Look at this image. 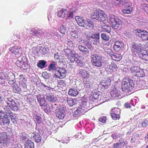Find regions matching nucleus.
Returning <instances> with one entry per match:
<instances>
[{"label": "nucleus", "mask_w": 148, "mask_h": 148, "mask_svg": "<svg viewBox=\"0 0 148 148\" xmlns=\"http://www.w3.org/2000/svg\"><path fill=\"white\" fill-rule=\"evenodd\" d=\"M21 140L25 141L27 140H29L28 138V136L24 133H23L20 135Z\"/></svg>", "instance_id": "nucleus-43"}, {"label": "nucleus", "mask_w": 148, "mask_h": 148, "mask_svg": "<svg viewBox=\"0 0 148 148\" xmlns=\"http://www.w3.org/2000/svg\"><path fill=\"white\" fill-rule=\"evenodd\" d=\"M76 62L80 66H82L85 64L84 60L82 57L79 56L77 58H76Z\"/></svg>", "instance_id": "nucleus-30"}, {"label": "nucleus", "mask_w": 148, "mask_h": 148, "mask_svg": "<svg viewBox=\"0 0 148 148\" xmlns=\"http://www.w3.org/2000/svg\"><path fill=\"white\" fill-rule=\"evenodd\" d=\"M140 69V67L137 66H134L132 67L130 69L131 72L134 74H135L136 75Z\"/></svg>", "instance_id": "nucleus-36"}, {"label": "nucleus", "mask_w": 148, "mask_h": 148, "mask_svg": "<svg viewBox=\"0 0 148 148\" xmlns=\"http://www.w3.org/2000/svg\"><path fill=\"white\" fill-rule=\"evenodd\" d=\"M134 84L132 80L129 77L124 78L122 82L121 88L125 92H131L133 89Z\"/></svg>", "instance_id": "nucleus-1"}, {"label": "nucleus", "mask_w": 148, "mask_h": 148, "mask_svg": "<svg viewBox=\"0 0 148 148\" xmlns=\"http://www.w3.org/2000/svg\"><path fill=\"white\" fill-rule=\"evenodd\" d=\"M112 111L114 112L113 113H116L119 115L120 114V110L118 108H114L112 109Z\"/></svg>", "instance_id": "nucleus-61"}, {"label": "nucleus", "mask_w": 148, "mask_h": 148, "mask_svg": "<svg viewBox=\"0 0 148 148\" xmlns=\"http://www.w3.org/2000/svg\"><path fill=\"white\" fill-rule=\"evenodd\" d=\"M64 111L63 109L57 108L55 114L56 117L59 119H62L65 116Z\"/></svg>", "instance_id": "nucleus-12"}, {"label": "nucleus", "mask_w": 148, "mask_h": 148, "mask_svg": "<svg viewBox=\"0 0 148 148\" xmlns=\"http://www.w3.org/2000/svg\"><path fill=\"white\" fill-rule=\"evenodd\" d=\"M132 3L130 2L126 1L125 0V1H123V3L122 6L125 8H132L131 7Z\"/></svg>", "instance_id": "nucleus-39"}, {"label": "nucleus", "mask_w": 148, "mask_h": 148, "mask_svg": "<svg viewBox=\"0 0 148 148\" xmlns=\"http://www.w3.org/2000/svg\"><path fill=\"white\" fill-rule=\"evenodd\" d=\"M101 28L104 31L108 33H110L111 31V28L108 25L104 24L101 26Z\"/></svg>", "instance_id": "nucleus-40"}, {"label": "nucleus", "mask_w": 148, "mask_h": 148, "mask_svg": "<svg viewBox=\"0 0 148 148\" xmlns=\"http://www.w3.org/2000/svg\"><path fill=\"white\" fill-rule=\"evenodd\" d=\"M102 12H103L102 11L96 10L91 14V18L92 19H93V21H95L96 22L97 19H98V18H99V16L100 17V13Z\"/></svg>", "instance_id": "nucleus-14"}, {"label": "nucleus", "mask_w": 148, "mask_h": 148, "mask_svg": "<svg viewBox=\"0 0 148 148\" xmlns=\"http://www.w3.org/2000/svg\"><path fill=\"white\" fill-rule=\"evenodd\" d=\"M10 51L16 57L18 58L21 56L22 52V48L16 46H14L10 48Z\"/></svg>", "instance_id": "nucleus-8"}, {"label": "nucleus", "mask_w": 148, "mask_h": 148, "mask_svg": "<svg viewBox=\"0 0 148 148\" xmlns=\"http://www.w3.org/2000/svg\"><path fill=\"white\" fill-rule=\"evenodd\" d=\"M36 98L38 102L40 103V106H43L45 105V99L43 96L40 95H36Z\"/></svg>", "instance_id": "nucleus-22"}, {"label": "nucleus", "mask_w": 148, "mask_h": 148, "mask_svg": "<svg viewBox=\"0 0 148 148\" xmlns=\"http://www.w3.org/2000/svg\"><path fill=\"white\" fill-rule=\"evenodd\" d=\"M86 108L82 106H80L74 112L73 116L75 117H76L82 114H84L86 111Z\"/></svg>", "instance_id": "nucleus-9"}, {"label": "nucleus", "mask_w": 148, "mask_h": 148, "mask_svg": "<svg viewBox=\"0 0 148 148\" xmlns=\"http://www.w3.org/2000/svg\"><path fill=\"white\" fill-rule=\"evenodd\" d=\"M134 32L137 36H138L142 40H148V33L146 31L137 29L135 30Z\"/></svg>", "instance_id": "nucleus-5"}, {"label": "nucleus", "mask_w": 148, "mask_h": 148, "mask_svg": "<svg viewBox=\"0 0 148 148\" xmlns=\"http://www.w3.org/2000/svg\"><path fill=\"white\" fill-rule=\"evenodd\" d=\"M142 126L143 127L145 128L148 125V119H146L142 123Z\"/></svg>", "instance_id": "nucleus-62"}, {"label": "nucleus", "mask_w": 148, "mask_h": 148, "mask_svg": "<svg viewBox=\"0 0 148 148\" xmlns=\"http://www.w3.org/2000/svg\"><path fill=\"white\" fill-rule=\"evenodd\" d=\"M23 62L22 60H18L15 63V64L18 67L20 68L21 65H22Z\"/></svg>", "instance_id": "nucleus-58"}, {"label": "nucleus", "mask_w": 148, "mask_h": 148, "mask_svg": "<svg viewBox=\"0 0 148 148\" xmlns=\"http://www.w3.org/2000/svg\"><path fill=\"white\" fill-rule=\"evenodd\" d=\"M16 80H12L8 81V83L13 88L15 84H16L15 83Z\"/></svg>", "instance_id": "nucleus-64"}, {"label": "nucleus", "mask_w": 148, "mask_h": 148, "mask_svg": "<svg viewBox=\"0 0 148 148\" xmlns=\"http://www.w3.org/2000/svg\"><path fill=\"white\" fill-rule=\"evenodd\" d=\"M76 58H77V57L76 58V56H71L70 57H69V58L68 59L71 62H73L75 61L76 62L77 60V59Z\"/></svg>", "instance_id": "nucleus-60"}, {"label": "nucleus", "mask_w": 148, "mask_h": 148, "mask_svg": "<svg viewBox=\"0 0 148 148\" xmlns=\"http://www.w3.org/2000/svg\"><path fill=\"white\" fill-rule=\"evenodd\" d=\"M86 37L89 40V39L93 38V37L95 36V34H94L92 32L90 31H88L86 32L85 33Z\"/></svg>", "instance_id": "nucleus-41"}, {"label": "nucleus", "mask_w": 148, "mask_h": 148, "mask_svg": "<svg viewBox=\"0 0 148 148\" xmlns=\"http://www.w3.org/2000/svg\"><path fill=\"white\" fill-rule=\"evenodd\" d=\"M125 8L123 9V12L125 14H128L131 13L132 10V8Z\"/></svg>", "instance_id": "nucleus-55"}, {"label": "nucleus", "mask_w": 148, "mask_h": 148, "mask_svg": "<svg viewBox=\"0 0 148 148\" xmlns=\"http://www.w3.org/2000/svg\"><path fill=\"white\" fill-rule=\"evenodd\" d=\"M10 123V119L8 116L7 118L0 120V125L1 126L7 127L9 125Z\"/></svg>", "instance_id": "nucleus-19"}, {"label": "nucleus", "mask_w": 148, "mask_h": 148, "mask_svg": "<svg viewBox=\"0 0 148 148\" xmlns=\"http://www.w3.org/2000/svg\"><path fill=\"white\" fill-rule=\"evenodd\" d=\"M64 51L65 55L67 57V59L71 56H76L77 55V54L73 50H71L69 49H66L64 50Z\"/></svg>", "instance_id": "nucleus-18"}, {"label": "nucleus", "mask_w": 148, "mask_h": 148, "mask_svg": "<svg viewBox=\"0 0 148 148\" xmlns=\"http://www.w3.org/2000/svg\"><path fill=\"white\" fill-rule=\"evenodd\" d=\"M22 65L20 67V69L21 70H25L27 69L28 67V65L25 62L23 61V62Z\"/></svg>", "instance_id": "nucleus-52"}, {"label": "nucleus", "mask_w": 148, "mask_h": 148, "mask_svg": "<svg viewBox=\"0 0 148 148\" xmlns=\"http://www.w3.org/2000/svg\"><path fill=\"white\" fill-rule=\"evenodd\" d=\"M36 121L38 124L40 123L42 121V119L40 116L36 115Z\"/></svg>", "instance_id": "nucleus-63"}, {"label": "nucleus", "mask_w": 148, "mask_h": 148, "mask_svg": "<svg viewBox=\"0 0 148 148\" xmlns=\"http://www.w3.org/2000/svg\"><path fill=\"white\" fill-rule=\"evenodd\" d=\"M46 62L44 60H40L37 64L38 67L41 68H43L45 66Z\"/></svg>", "instance_id": "nucleus-44"}, {"label": "nucleus", "mask_w": 148, "mask_h": 148, "mask_svg": "<svg viewBox=\"0 0 148 148\" xmlns=\"http://www.w3.org/2000/svg\"><path fill=\"white\" fill-rule=\"evenodd\" d=\"M5 78V75L3 73H1L0 74V84H4Z\"/></svg>", "instance_id": "nucleus-47"}, {"label": "nucleus", "mask_w": 148, "mask_h": 148, "mask_svg": "<svg viewBox=\"0 0 148 148\" xmlns=\"http://www.w3.org/2000/svg\"><path fill=\"white\" fill-rule=\"evenodd\" d=\"M93 19L91 18V20L87 19L86 25V28L87 29L90 30H92L94 27V24L93 23Z\"/></svg>", "instance_id": "nucleus-15"}, {"label": "nucleus", "mask_w": 148, "mask_h": 148, "mask_svg": "<svg viewBox=\"0 0 148 148\" xmlns=\"http://www.w3.org/2000/svg\"><path fill=\"white\" fill-rule=\"evenodd\" d=\"M9 106L12 110L14 111H16L18 109V108L17 106L15 100H14V101L11 103Z\"/></svg>", "instance_id": "nucleus-38"}, {"label": "nucleus", "mask_w": 148, "mask_h": 148, "mask_svg": "<svg viewBox=\"0 0 148 148\" xmlns=\"http://www.w3.org/2000/svg\"><path fill=\"white\" fill-rule=\"evenodd\" d=\"M5 108H4V109L6 110L5 112L6 114H9L10 118L13 117V116H15L14 114L9 109L8 107L6 106H5Z\"/></svg>", "instance_id": "nucleus-42"}, {"label": "nucleus", "mask_w": 148, "mask_h": 148, "mask_svg": "<svg viewBox=\"0 0 148 148\" xmlns=\"http://www.w3.org/2000/svg\"><path fill=\"white\" fill-rule=\"evenodd\" d=\"M141 42L142 41H140L136 40L132 43L131 44L132 51L136 52L138 55L140 53L142 50H144L141 49Z\"/></svg>", "instance_id": "nucleus-4"}, {"label": "nucleus", "mask_w": 148, "mask_h": 148, "mask_svg": "<svg viewBox=\"0 0 148 148\" xmlns=\"http://www.w3.org/2000/svg\"><path fill=\"white\" fill-rule=\"evenodd\" d=\"M100 15L99 18H98L96 22H99L100 21L101 22H105L107 21L108 18L106 15L105 14L103 11V12L100 13Z\"/></svg>", "instance_id": "nucleus-25"}, {"label": "nucleus", "mask_w": 148, "mask_h": 148, "mask_svg": "<svg viewBox=\"0 0 148 148\" xmlns=\"http://www.w3.org/2000/svg\"><path fill=\"white\" fill-rule=\"evenodd\" d=\"M125 1V0H115L114 4L116 6H118L121 4H122V5L123 1Z\"/></svg>", "instance_id": "nucleus-53"}, {"label": "nucleus", "mask_w": 148, "mask_h": 148, "mask_svg": "<svg viewBox=\"0 0 148 148\" xmlns=\"http://www.w3.org/2000/svg\"><path fill=\"white\" fill-rule=\"evenodd\" d=\"M80 42L81 44H83L84 45H86L89 49L91 50L92 49V47L91 44L86 39L81 38L80 39Z\"/></svg>", "instance_id": "nucleus-24"}, {"label": "nucleus", "mask_w": 148, "mask_h": 148, "mask_svg": "<svg viewBox=\"0 0 148 148\" xmlns=\"http://www.w3.org/2000/svg\"><path fill=\"white\" fill-rule=\"evenodd\" d=\"M78 48L80 51L84 54H87L89 53V51L85 47L79 45L78 46Z\"/></svg>", "instance_id": "nucleus-29"}, {"label": "nucleus", "mask_w": 148, "mask_h": 148, "mask_svg": "<svg viewBox=\"0 0 148 148\" xmlns=\"http://www.w3.org/2000/svg\"><path fill=\"white\" fill-rule=\"evenodd\" d=\"M76 20L78 25L82 27H84L86 25V20L84 19L83 18L79 16L76 17Z\"/></svg>", "instance_id": "nucleus-17"}, {"label": "nucleus", "mask_w": 148, "mask_h": 148, "mask_svg": "<svg viewBox=\"0 0 148 148\" xmlns=\"http://www.w3.org/2000/svg\"><path fill=\"white\" fill-rule=\"evenodd\" d=\"M71 11L69 13L68 18H67L69 20L71 19L73 17V16L75 15V14L77 11V10L75 8H71Z\"/></svg>", "instance_id": "nucleus-32"}, {"label": "nucleus", "mask_w": 148, "mask_h": 148, "mask_svg": "<svg viewBox=\"0 0 148 148\" xmlns=\"http://www.w3.org/2000/svg\"><path fill=\"white\" fill-rule=\"evenodd\" d=\"M66 70L63 68H59V69H56L53 76L56 78L61 79L63 78L66 75Z\"/></svg>", "instance_id": "nucleus-7"}, {"label": "nucleus", "mask_w": 148, "mask_h": 148, "mask_svg": "<svg viewBox=\"0 0 148 148\" xmlns=\"http://www.w3.org/2000/svg\"><path fill=\"white\" fill-rule=\"evenodd\" d=\"M104 67L106 70H110L113 71V70L116 69L117 68L116 65L114 63H106L104 65Z\"/></svg>", "instance_id": "nucleus-20"}, {"label": "nucleus", "mask_w": 148, "mask_h": 148, "mask_svg": "<svg viewBox=\"0 0 148 148\" xmlns=\"http://www.w3.org/2000/svg\"><path fill=\"white\" fill-rule=\"evenodd\" d=\"M137 76L140 77H144L145 76V74L143 70L140 69L138 72L137 74H136V75Z\"/></svg>", "instance_id": "nucleus-54"}, {"label": "nucleus", "mask_w": 148, "mask_h": 148, "mask_svg": "<svg viewBox=\"0 0 148 148\" xmlns=\"http://www.w3.org/2000/svg\"><path fill=\"white\" fill-rule=\"evenodd\" d=\"M101 38L104 40L108 41L110 38L109 36L106 33H102L101 35Z\"/></svg>", "instance_id": "nucleus-45"}, {"label": "nucleus", "mask_w": 148, "mask_h": 148, "mask_svg": "<svg viewBox=\"0 0 148 148\" xmlns=\"http://www.w3.org/2000/svg\"><path fill=\"white\" fill-rule=\"evenodd\" d=\"M31 139L36 143H39L41 140V137L40 134L36 132L32 133L31 135Z\"/></svg>", "instance_id": "nucleus-11"}, {"label": "nucleus", "mask_w": 148, "mask_h": 148, "mask_svg": "<svg viewBox=\"0 0 148 148\" xmlns=\"http://www.w3.org/2000/svg\"><path fill=\"white\" fill-rule=\"evenodd\" d=\"M46 99L49 101L52 102H54L57 100L56 97L52 94L47 95L46 96Z\"/></svg>", "instance_id": "nucleus-33"}, {"label": "nucleus", "mask_w": 148, "mask_h": 148, "mask_svg": "<svg viewBox=\"0 0 148 148\" xmlns=\"http://www.w3.org/2000/svg\"><path fill=\"white\" fill-rule=\"evenodd\" d=\"M90 57L91 62L94 66L98 67L102 66L103 60L102 56L99 54H92Z\"/></svg>", "instance_id": "nucleus-3"}, {"label": "nucleus", "mask_w": 148, "mask_h": 148, "mask_svg": "<svg viewBox=\"0 0 148 148\" xmlns=\"http://www.w3.org/2000/svg\"><path fill=\"white\" fill-rule=\"evenodd\" d=\"M111 114L112 118L114 120H118L120 118L119 115L116 114V113H114L112 112Z\"/></svg>", "instance_id": "nucleus-50"}, {"label": "nucleus", "mask_w": 148, "mask_h": 148, "mask_svg": "<svg viewBox=\"0 0 148 148\" xmlns=\"http://www.w3.org/2000/svg\"><path fill=\"white\" fill-rule=\"evenodd\" d=\"M0 143L4 147H7L9 145L10 140L8 138L6 133H0Z\"/></svg>", "instance_id": "nucleus-6"}, {"label": "nucleus", "mask_w": 148, "mask_h": 148, "mask_svg": "<svg viewBox=\"0 0 148 148\" xmlns=\"http://www.w3.org/2000/svg\"><path fill=\"white\" fill-rule=\"evenodd\" d=\"M8 116L7 115V114L2 110H0V120L3 119L5 118H6Z\"/></svg>", "instance_id": "nucleus-48"}, {"label": "nucleus", "mask_w": 148, "mask_h": 148, "mask_svg": "<svg viewBox=\"0 0 148 148\" xmlns=\"http://www.w3.org/2000/svg\"><path fill=\"white\" fill-rule=\"evenodd\" d=\"M139 57L143 60L147 61H148V55L147 52L145 50H142V51L138 55Z\"/></svg>", "instance_id": "nucleus-26"}, {"label": "nucleus", "mask_w": 148, "mask_h": 148, "mask_svg": "<svg viewBox=\"0 0 148 148\" xmlns=\"http://www.w3.org/2000/svg\"><path fill=\"white\" fill-rule=\"evenodd\" d=\"M123 43L121 42L116 41L115 42L114 45L113 49L116 52H118L121 49L123 46Z\"/></svg>", "instance_id": "nucleus-23"}, {"label": "nucleus", "mask_w": 148, "mask_h": 148, "mask_svg": "<svg viewBox=\"0 0 148 148\" xmlns=\"http://www.w3.org/2000/svg\"><path fill=\"white\" fill-rule=\"evenodd\" d=\"M109 20L111 22V25L114 29L118 30H121L122 27V23L117 16L114 15H110Z\"/></svg>", "instance_id": "nucleus-2"}, {"label": "nucleus", "mask_w": 148, "mask_h": 148, "mask_svg": "<svg viewBox=\"0 0 148 148\" xmlns=\"http://www.w3.org/2000/svg\"><path fill=\"white\" fill-rule=\"evenodd\" d=\"M68 93L69 95L75 97L78 94L79 91L76 88H71L69 90Z\"/></svg>", "instance_id": "nucleus-27"}, {"label": "nucleus", "mask_w": 148, "mask_h": 148, "mask_svg": "<svg viewBox=\"0 0 148 148\" xmlns=\"http://www.w3.org/2000/svg\"><path fill=\"white\" fill-rule=\"evenodd\" d=\"M92 94H93V95H91V97L92 98H91V99L92 101H94L99 98V95L98 93L96 92H94V93H92Z\"/></svg>", "instance_id": "nucleus-49"}, {"label": "nucleus", "mask_w": 148, "mask_h": 148, "mask_svg": "<svg viewBox=\"0 0 148 148\" xmlns=\"http://www.w3.org/2000/svg\"><path fill=\"white\" fill-rule=\"evenodd\" d=\"M110 95L113 99H119V93L118 90L116 88L114 89L110 92Z\"/></svg>", "instance_id": "nucleus-21"}, {"label": "nucleus", "mask_w": 148, "mask_h": 148, "mask_svg": "<svg viewBox=\"0 0 148 148\" xmlns=\"http://www.w3.org/2000/svg\"><path fill=\"white\" fill-rule=\"evenodd\" d=\"M34 142L30 140H27L25 144V148H34Z\"/></svg>", "instance_id": "nucleus-34"}, {"label": "nucleus", "mask_w": 148, "mask_h": 148, "mask_svg": "<svg viewBox=\"0 0 148 148\" xmlns=\"http://www.w3.org/2000/svg\"><path fill=\"white\" fill-rule=\"evenodd\" d=\"M99 32L95 34V36L89 39V40L92 44L94 45H97L99 43Z\"/></svg>", "instance_id": "nucleus-13"}, {"label": "nucleus", "mask_w": 148, "mask_h": 148, "mask_svg": "<svg viewBox=\"0 0 148 148\" xmlns=\"http://www.w3.org/2000/svg\"><path fill=\"white\" fill-rule=\"evenodd\" d=\"M79 74L84 78H88L90 76L89 73L87 71L84 70H80L79 72Z\"/></svg>", "instance_id": "nucleus-28"}, {"label": "nucleus", "mask_w": 148, "mask_h": 148, "mask_svg": "<svg viewBox=\"0 0 148 148\" xmlns=\"http://www.w3.org/2000/svg\"><path fill=\"white\" fill-rule=\"evenodd\" d=\"M8 81L15 80V76L12 73H10L8 75Z\"/></svg>", "instance_id": "nucleus-51"}, {"label": "nucleus", "mask_w": 148, "mask_h": 148, "mask_svg": "<svg viewBox=\"0 0 148 148\" xmlns=\"http://www.w3.org/2000/svg\"><path fill=\"white\" fill-rule=\"evenodd\" d=\"M65 23H64L62 22V23L60 25V28L59 29V31L60 32L63 34H64L67 28L65 25Z\"/></svg>", "instance_id": "nucleus-35"}, {"label": "nucleus", "mask_w": 148, "mask_h": 148, "mask_svg": "<svg viewBox=\"0 0 148 148\" xmlns=\"http://www.w3.org/2000/svg\"><path fill=\"white\" fill-rule=\"evenodd\" d=\"M67 101L68 105L70 106L69 109L71 110H73L75 107L76 106L77 101L75 99L72 98H67Z\"/></svg>", "instance_id": "nucleus-10"}, {"label": "nucleus", "mask_w": 148, "mask_h": 148, "mask_svg": "<svg viewBox=\"0 0 148 148\" xmlns=\"http://www.w3.org/2000/svg\"><path fill=\"white\" fill-rule=\"evenodd\" d=\"M4 100L7 103L8 105L9 106L14 100L11 98L9 97L7 98L6 99H4Z\"/></svg>", "instance_id": "nucleus-56"}, {"label": "nucleus", "mask_w": 148, "mask_h": 148, "mask_svg": "<svg viewBox=\"0 0 148 148\" xmlns=\"http://www.w3.org/2000/svg\"><path fill=\"white\" fill-rule=\"evenodd\" d=\"M63 22L64 23H65V25L67 28H68L69 29H72L75 27L74 25V24L72 21L68 19L67 18L64 20Z\"/></svg>", "instance_id": "nucleus-16"}, {"label": "nucleus", "mask_w": 148, "mask_h": 148, "mask_svg": "<svg viewBox=\"0 0 148 148\" xmlns=\"http://www.w3.org/2000/svg\"><path fill=\"white\" fill-rule=\"evenodd\" d=\"M66 9H62L60 10L58 13V16L59 17L64 18L65 16V12H66Z\"/></svg>", "instance_id": "nucleus-37"}, {"label": "nucleus", "mask_w": 148, "mask_h": 148, "mask_svg": "<svg viewBox=\"0 0 148 148\" xmlns=\"http://www.w3.org/2000/svg\"><path fill=\"white\" fill-rule=\"evenodd\" d=\"M111 57L113 60L116 61H120L122 58V56L121 54L114 53L112 55Z\"/></svg>", "instance_id": "nucleus-31"}, {"label": "nucleus", "mask_w": 148, "mask_h": 148, "mask_svg": "<svg viewBox=\"0 0 148 148\" xmlns=\"http://www.w3.org/2000/svg\"><path fill=\"white\" fill-rule=\"evenodd\" d=\"M106 116H101L99 119V121L101 123H105L106 122Z\"/></svg>", "instance_id": "nucleus-59"}, {"label": "nucleus", "mask_w": 148, "mask_h": 148, "mask_svg": "<svg viewBox=\"0 0 148 148\" xmlns=\"http://www.w3.org/2000/svg\"><path fill=\"white\" fill-rule=\"evenodd\" d=\"M49 70L50 71H51L53 70H55L57 69L56 68V62H53V63H51L49 65Z\"/></svg>", "instance_id": "nucleus-46"}, {"label": "nucleus", "mask_w": 148, "mask_h": 148, "mask_svg": "<svg viewBox=\"0 0 148 148\" xmlns=\"http://www.w3.org/2000/svg\"><path fill=\"white\" fill-rule=\"evenodd\" d=\"M105 53L109 55L110 57L112 56V55L113 54L114 52L112 51L111 49H107L105 50Z\"/></svg>", "instance_id": "nucleus-57"}]
</instances>
